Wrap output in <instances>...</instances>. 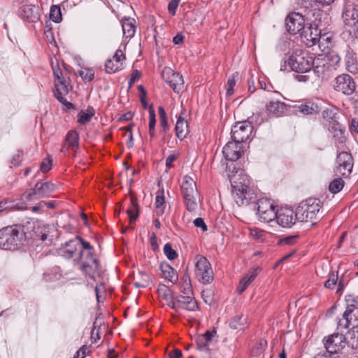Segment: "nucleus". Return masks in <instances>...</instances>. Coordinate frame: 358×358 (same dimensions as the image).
I'll list each match as a JSON object with an SVG mask.
<instances>
[{
	"mask_svg": "<svg viewBox=\"0 0 358 358\" xmlns=\"http://www.w3.org/2000/svg\"><path fill=\"white\" fill-rule=\"evenodd\" d=\"M49 226L43 224V229L39 231H34V236L25 231L24 225L8 226L0 229V248L6 250H16L19 249L27 238H35L44 241L50 236Z\"/></svg>",
	"mask_w": 358,
	"mask_h": 358,
	"instance_id": "nucleus-1",
	"label": "nucleus"
},
{
	"mask_svg": "<svg viewBox=\"0 0 358 358\" xmlns=\"http://www.w3.org/2000/svg\"><path fill=\"white\" fill-rule=\"evenodd\" d=\"M233 189L234 198L238 206L249 203L252 196L249 189L250 179L242 171H236L229 176Z\"/></svg>",
	"mask_w": 358,
	"mask_h": 358,
	"instance_id": "nucleus-2",
	"label": "nucleus"
},
{
	"mask_svg": "<svg viewBox=\"0 0 358 358\" xmlns=\"http://www.w3.org/2000/svg\"><path fill=\"white\" fill-rule=\"evenodd\" d=\"M322 208L321 201L316 198H308L300 203L296 208V216L300 222H311L315 224V221L322 217L320 212Z\"/></svg>",
	"mask_w": 358,
	"mask_h": 358,
	"instance_id": "nucleus-3",
	"label": "nucleus"
},
{
	"mask_svg": "<svg viewBox=\"0 0 358 358\" xmlns=\"http://www.w3.org/2000/svg\"><path fill=\"white\" fill-rule=\"evenodd\" d=\"M74 262L80 263V271L94 280H96V276H100L101 274L100 262L94 251L85 252L80 250Z\"/></svg>",
	"mask_w": 358,
	"mask_h": 358,
	"instance_id": "nucleus-4",
	"label": "nucleus"
},
{
	"mask_svg": "<svg viewBox=\"0 0 358 358\" xmlns=\"http://www.w3.org/2000/svg\"><path fill=\"white\" fill-rule=\"evenodd\" d=\"M313 57L307 51L297 50L289 56L288 60L284 61V65L280 67L281 71L287 70V64L292 71L297 73H306L313 67Z\"/></svg>",
	"mask_w": 358,
	"mask_h": 358,
	"instance_id": "nucleus-5",
	"label": "nucleus"
},
{
	"mask_svg": "<svg viewBox=\"0 0 358 358\" xmlns=\"http://www.w3.org/2000/svg\"><path fill=\"white\" fill-rule=\"evenodd\" d=\"M322 15L320 10L312 11L313 17L316 16L312 19L310 16H308V20L311 22L308 27H305L301 32V36L303 41L308 46H313L319 43L321 38V27L322 20L318 17Z\"/></svg>",
	"mask_w": 358,
	"mask_h": 358,
	"instance_id": "nucleus-6",
	"label": "nucleus"
},
{
	"mask_svg": "<svg viewBox=\"0 0 358 358\" xmlns=\"http://www.w3.org/2000/svg\"><path fill=\"white\" fill-rule=\"evenodd\" d=\"M181 191L187 209L194 211L197 206V190L196 182L190 176L186 175L182 178Z\"/></svg>",
	"mask_w": 358,
	"mask_h": 358,
	"instance_id": "nucleus-7",
	"label": "nucleus"
},
{
	"mask_svg": "<svg viewBox=\"0 0 358 358\" xmlns=\"http://www.w3.org/2000/svg\"><path fill=\"white\" fill-rule=\"evenodd\" d=\"M194 273L198 280L203 285L211 283L214 279L210 263L206 257L200 255L195 257Z\"/></svg>",
	"mask_w": 358,
	"mask_h": 358,
	"instance_id": "nucleus-8",
	"label": "nucleus"
},
{
	"mask_svg": "<svg viewBox=\"0 0 358 358\" xmlns=\"http://www.w3.org/2000/svg\"><path fill=\"white\" fill-rule=\"evenodd\" d=\"M56 189L57 186L50 181L38 182L34 187L26 191L22 197L28 201H34L49 196Z\"/></svg>",
	"mask_w": 358,
	"mask_h": 358,
	"instance_id": "nucleus-9",
	"label": "nucleus"
},
{
	"mask_svg": "<svg viewBox=\"0 0 358 358\" xmlns=\"http://www.w3.org/2000/svg\"><path fill=\"white\" fill-rule=\"evenodd\" d=\"M167 305L177 312L180 310L195 311L198 308L196 301L191 295H174Z\"/></svg>",
	"mask_w": 358,
	"mask_h": 358,
	"instance_id": "nucleus-10",
	"label": "nucleus"
},
{
	"mask_svg": "<svg viewBox=\"0 0 358 358\" xmlns=\"http://www.w3.org/2000/svg\"><path fill=\"white\" fill-rule=\"evenodd\" d=\"M252 129L253 127L249 121L238 122L231 128V138L235 142L242 144L249 138Z\"/></svg>",
	"mask_w": 358,
	"mask_h": 358,
	"instance_id": "nucleus-11",
	"label": "nucleus"
},
{
	"mask_svg": "<svg viewBox=\"0 0 358 358\" xmlns=\"http://www.w3.org/2000/svg\"><path fill=\"white\" fill-rule=\"evenodd\" d=\"M257 215L259 220L264 222H270L276 217L275 206L266 199H260L257 203Z\"/></svg>",
	"mask_w": 358,
	"mask_h": 358,
	"instance_id": "nucleus-12",
	"label": "nucleus"
},
{
	"mask_svg": "<svg viewBox=\"0 0 358 358\" xmlns=\"http://www.w3.org/2000/svg\"><path fill=\"white\" fill-rule=\"evenodd\" d=\"M215 334V331H207L206 333L198 335L196 337V349L202 354L203 358H213L210 347L213 343V338Z\"/></svg>",
	"mask_w": 358,
	"mask_h": 358,
	"instance_id": "nucleus-13",
	"label": "nucleus"
},
{
	"mask_svg": "<svg viewBox=\"0 0 358 358\" xmlns=\"http://www.w3.org/2000/svg\"><path fill=\"white\" fill-rule=\"evenodd\" d=\"M162 76L176 93H179L182 89L184 80L179 73L175 72L169 67H165L162 71Z\"/></svg>",
	"mask_w": 358,
	"mask_h": 358,
	"instance_id": "nucleus-14",
	"label": "nucleus"
},
{
	"mask_svg": "<svg viewBox=\"0 0 358 358\" xmlns=\"http://www.w3.org/2000/svg\"><path fill=\"white\" fill-rule=\"evenodd\" d=\"M345 337L343 334H334L324 338V345L327 352L330 355L338 353L345 345Z\"/></svg>",
	"mask_w": 358,
	"mask_h": 358,
	"instance_id": "nucleus-15",
	"label": "nucleus"
},
{
	"mask_svg": "<svg viewBox=\"0 0 358 358\" xmlns=\"http://www.w3.org/2000/svg\"><path fill=\"white\" fill-rule=\"evenodd\" d=\"M336 164V173L347 177L350 175L353 168L352 157L347 152H341L337 156Z\"/></svg>",
	"mask_w": 358,
	"mask_h": 358,
	"instance_id": "nucleus-16",
	"label": "nucleus"
},
{
	"mask_svg": "<svg viewBox=\"0 0 358 358\" xmlns=\"http://www.w3.org/2000/svg\"><path fill=\"white\" fill-rule=\"evenodd\" d=\"M334 89L344 94L350 95L355 90V83L350 76L342 74L335 78Z\"/></svg>",
	"mask_w": 358,
	"mask_h": 358,
	"instance_id": "nucleus-17",
	"label": "nucleus"
},
{
	"mask_svg": "<svg viewBox=\"0 0 358 358\" xmlns=\"http://www.w3.org/2000/svg\"><path fill=\"white\" fill-rule=\"evenodd\" d=\"M275 219L280 226L285 228H289L298 220L296 210L294 211V210L289 208H281L276 212Z\"/></svg>",
	"mask_w": 358,
	"mask_h": 358,
	"instance_id": "nucleus-18",
	"label": "nucleus"
},
{
	"mask_svg": "<svg viewBox=\"0 0 358 358\" xmlns=\"http://www.w3.org/2000/svg\"><path fill=\"white\" fill-rule=\"evenodd\" d=\"M80 241L79 238L76 236L62 244L57 249L58 255L66 259L73 258L76 254L78 255L80 250Z\"/></svg>",
	"mask_w": 358,
	"mask_h": 358,
	"instance_id": "nucleus-19",
	"label": "nucleus"
},
{
	"mask_svg": "<svg viewBox=\"0 0 358 358\" xmlns=\"http://www.w3.org/2000/svg\"><path fill=\"white\" fill-rule=\"evenodd\" d=\"M55 91L54 95L56 99L62 103L67 109H73L74 106L71 102L68 101L64 96L68 94L69 92V83L66 79L64 80L55 81Z\"/></svg>",
	"mask_w": 358,
	"mask_h": 358,
	"instance_id": "nucleus-20",
	"label": "nucleus"
},
{
	"mask_svg": "<svg viewBox=\"0 0 358 358\" xmlns=\"http://www.w3.org/2000/svg\"><path fill=\"white\" fill-rule=\"evenodd\" d=\"M286 29L291 34H296L303 31L304 26V19L302 15L293 13L289 15L285 20Z\"/></svg>",
	"mask_w": 358,
	"mask_h": 358,
	"instance_id": "nucleus-21",
	"label": "nucleus"
},
{
	"mask_svg": "<svg viewBox=\"0 0 358 358\" xmlns=\"http://www.w3.org/2000/svg\"><path fill=\"white\" fill-rule=\"evenodd\" d=\"M18 15L24 21L30 23L37 22L40 20V10L33 4L24 5L20 8Z\"/></svg>",
	"mask_w": 358,
	"mask_h": 358,
	"instance_id": "nucleus-22",
	"label": "nucleus"
},
{
	"mask_svg": "<svg viewBox=\"0 0 358 358\" xmlns=\"http://www.w3.org/2000/svg\"><path fill=\"white\" fill-rule=\"evenodd\" d=\"M266 111L268 115L275 117H282L289 112V106L278 100H271L265 106Z\"/></svg>",
	"mask_w": 358,
	"mask_h": 358,
	"instance_id": "nucleus-23",
	"label": "nucleus"
},
{
	"mask_svg": "<svg viewBox=\"0 0 358 358\" xmlns=\"http://www.w3.org/2000/svg\"><path fill=\"white\" fill-rule=\"evenodd\" d=\"M125 59V55L120 49L116 50L115 55L111 59L106 61L105 69L108 73H114L123 68V61Z\"/></svg>",
	"mask_w": 358,
	"mask_h": 358,
	"instance_id": "nucleus-24",
	"label": "nucleus"
},
{
	"mask_svg": "<svg viewBox=\"0 0 358 358\" xmlns=\"http://www.w3.org/2000/svg\"><path fill=\"white\" fill-rule=\"evenodd\" d=\"M222 152L227 160L236 161L243 153L242 144L234 141L229 142L224 146Z\"/></svg>",
	"mask_w": 358,
	"mask_h": 358,
	"instance_id": "nucleus-25",
	"label": "nucleus"
},
{
	"mask_svg": "<svg viewBox=\"0 0 358 358\" xmlns=\"http://www.w3.org/2000/svg\"><path fill=\"white\" fill-rule=\"evenodd\" d=\"M79 144V136L78 134L74 130H70L68 131L65 137V142L63 144L61 152H64L67 150L71 149L75 150L78 148Z\"/></svg>",
	"mask_w": 358,
	"mask_h": 358,
	"instance_id": "nucleus-26",
	"label": "nucleus"
},
{
	"mask_svg": "<svg viewBox=\"0 0 358 358\" xmlns=\"http://www.w3.org/2000/svg\"><path fill=\"white\" fill-rule=\"evenodd\" d=\"M343 19L345 24L353 27L358 24V10L355 7H348L343 13Z\"/></svg>",
	"mask_w": 358,
	"mask_h": 358,
	"instance_id": "nucleus-27",
	"label": "nucleus"
},
{
	"mask_svg": "<svg viewBox=\"0 0 358 358\" xmlns=\"http://www.w3.org/2000/svg\"><path fill=\"white\" fill-rule=\"evenodd\" d=\"M159 268L165 279L173 284L178 282V273L170 264L163 262L160 264Z\"/></svg>",
	"mask_w": 358,
	"mask_h": 358,
	"instance_id": "nucleus-28",
	"label": "nucleus"
},
{
	"mask_svg": "<svg viewBox=\"0 0 358 358\" xmlns=\"http://www.w3.org/2000/svg\"><path fill=\"white\" fill-rule=\"evenodd\" d=\"M259 268H256L247 273L240 281L237 287L239 294L243 293L258 275Z\"/></svg>",
	"mask_w": 358,
	"mask_h": 358,
	"instance_id": "nucleus-29",
	"label": "nucleus"
},
{
	"mask_svg": "<svg viewBox=\"0 0 358 358\" xmlns=\"http://www.w3.org/2000/svg\"><path fill=\"white\" fill-rule=\"evenodd\" d=\"M329 64L324 59L313 57V67L311 70H313L317 77H322L326 69L329 68Z\"/></svg>",
	"mask_w": 358,
	"mask_h": 358,
	"instance_id": "nucleus-30",
	"label": "nucleus"
},
{
	"mask_svg": "<svg viewBox=\"0 0 358 358\" xmlns=\"http://www.w3.org/2000/svg\"><path fill=\"white\" fill-rule=\"evenodd\" d=\"M134 20L124 17L121 20L123 35L125 38H131L134 36L136 27L134 24Z\"/></svg>",
	"mask_w": 358,
	"mask_h": 358,
	"instance_id": "nucleus-31",
	"label": "nucleus"
},
{
	"mask_svg": "<svg viewBox=\"0 0 358 358\" xmlns=\"http://www.w3.org/2000/svg\"><path fill=\"white\" fill-rule=\"evenodd\" d=\"M176 136L180 139H183L186 137L188 134V126L187 121L179 116L175 127Z\"/></svg>",
	"mask_w": 358,
	"mask_h": 358,
	"instance_id": "nucleus-32",
	"label": "nucleus"
},
{
	"mask_svg": "<svg viewBox=\"0 0 358 358\" xmlns=\"http://www.w3.org/2000/svg\"><path fill=\"white\" fill-rule=\"evenodd\" d=\"M299 111L303 115H311L317 114L319 111V107L313 102H306L298 107Z\"/></svg>",
	"mask_w": 358,
	"mask_h": 358,
	"instance_id": "nucleus-33",
	"label": "nucleus"
},
{
	"mask_svg": "<svg viewBox=\"0 0 358 358\" xmlns=\"http://www.w3.org/2000/svg\"><path fill=\"white\" fill-rule=\"evenodd\" d=\"M164 191H158L155 197V210L156 214L161 216L164 214L166 208L165 198Z\"/></svg>",
	"mask_w": 358,
	"mask_h": 358,
	"instance_id": "nucleus-34",
	"label": "nucleus"
},
{
	"mask_svg": "<svg viewBox=\"0 0 358 358\" xmlns=\"http://www.w3.org/2000/svg\"><path fill=\"white\" fill-rule=\"evenodd\" d=\"M127 213L129 217L130 222H134L138 217L139 206L136 199L131 198L130 206L127 210Z\"/></svg>",
	"mask_w": 358,
	"mask_h": 358,
	"instance_id": "nucleus-35",
	"label": "nucleus"
},
{
	"mask_svg": "<svg viewBox=\"0 0 358 358\" xmlns=\"http://www.w3.org/2000/svg\"><path fill=\"white\" fill-rule=\"evenodd\" d=\"M95 114L93 108L89 107L85 110H81L78 115V122L80 124H86L88 123Z\"/></svg>",
	"mask_w": 358,
	"mask_h": 358,
	"instance_id": "nucleus-36",
	"label": "nucleus"
},
{
	"mask_svg": "<svg viewBox=\"0 0 358 358\" xmlns=\"http://www.w3.org/2000/svg\"><path fill=\"white\" fill-rule=\"evenodd\" d=\"M150 278L145 272H139L134 280V285L137 288H144L149 285Z\"/></svg>",
	"mask_w": 358,
	"mask_h": 358,
	"instance_id": "nucleus-37",
	"label": "nucleus"
},
{
	"mask_svg": "<svg viewBox=\"0 0 358 358\" xmlns=\"http://www.w3.org/2000/svg\"><path fill=\"white\" fill-rule=\"evenodd\" d=\"M344 187V181L341 178H336L329 185V190L334 194L339 192Z\"/></svg>",
	"mask_w": 358,
	"mask_h": 358,
	"instance_id": "nucleus-38",
	"label": "nucleus"
},
{
	"mask_svg": "<svg viewBox=\"0 0 358 358\" xmlns=\"http://www.w3.org/2000/svg\"><path fill=\"white\" fill-rule=\"evenodd\" d=\"M336 109L332 108H327L322 112V117L324 119V125L329 123V122H331L336 119H338L337 117V113L336 111Z\"/></svg>",
	"mask_w": 358,
	"mask_h": 358,
	"instance_id": "nucleus-39",
	"label": "nucleus"
},
{
	"mask_svg": "<svg viewBox=\"0 0 358 358\" xmlns=\"http://www.w3.org/2000/svg\"><path fill=\"white\" fill-rule=\"evenodd\" d=\"M78 74L85 82H90L94 77V71L89 68H82L78 71Z\"/></svg>",
	"mask_w": 358,
	"mask_h": 358,
	"instance_id": "nucleus-40",
	"label": "nucleus"
},
{
	"mask_svg": "<svg viewBox=\"0 0 358 358\" xmlns=\"http://www.w3.org/2000/svg\"><path fill=\"white\" fill-rule=\"evenodd\" d=\"M250 235L253 239L259 242H262L265 238L266 232L265 231L258 228H250Z\"/></svg>",
	"mask_w": 358,
	"mask_h": 358,
	"instance_id": "nucleus-41",
	"label": "nucleus"
},
{
	"mask_svg": "<svg viewBox=\"0 0 358 358\" xmlns=\"http://www.w3.org/2000/svg\"><path fill=\"white\" fill-rule=\"evenodd\" d=\"M158 292L159 296L167 301V303H169V301L174 296V295L172 294V292L170 289H169L166 286L162 285H160L158 288Z\"/></svg>",
	"mask_w": 358,
	"mask_h": 358,
	"instance_id": "nucleus-42",
	"label": "nucleus"
},
{
	"mask_svg": "<svg viewBox=\"0 0 358 358\" xmlns=\"http://www.w3.org/2000/svg\"><path fill=\"white\" fill-rule=\"evenodd\" d=\"M347 336L350 339L352 345L358 348V326L353 327L348 332Z\"/></svg>",
	"mask_w": 358,
	"mask_h": 358,
	"instance_id": "nucleus-43",
	"label": "nucleus"
},
{
	"mask_svg": "<svg viewBox=\"0 0 358 358\" xmlns=\"http://www.w3.org/2000/svg\"><path fill=\"white\" fill-rule=\"evenodd\" d=\"M50 18L54 22H59L62 20L61 10L57 6H52L50 12Z\"/></svg>",
	"mask_w": 358,
	"mask_h": 358,
	"instance_id": "nucleus-44",
	"label": "nucleus"
},
{
	"mask_svg": "<svg viewBox=\"0 0 358 358\" xmlns=\"http://www.w3.org/2000/svg\"><path fill=\"white\" fill-rule=\"evenodd\" d=\"M164 253L166 255V257L170 260H173L178 257L176 251L173 249L171 243H166L164 245Z\"/></svg>",
	"mask_w": 358,
	"mask_h": 358,
	"instance_id": "nucleus-45",
	"label": "nucleus"
},
{
	"mask_svg": "<svg viewBox=\"0 0 358 358\" xmlns=\"http://www.w3.org/2000/svg\"><path fill=\"white\" fill-rule=\"evenodd\" d=\"M327 127L328 130L332 133H342V129L341 128V125L338 122V119H336L324 125Z\"/></svg>",
	"mask_w": 358,
	"mask_h": 358,
	"instance_id": "nucleus-46",
	"label": "nucleus"
},
{
	"mask_svg": "<svg viewBox=\"0 0 358 358\" xmlns=\"http://www.w3.org/2000/svg\"><path fill=\"white\" fill-rule=\"evenodd\" d=\"M245 320L243 316H235L230 322V327L233 329H241L243 322Z\"/></svg>",
	"mask_w": 358,
	"mask_h": 358,
	"instance_id": "nucleus-47",
	"label": "nucleus"
},
{
	"mask_svg": "<svg viewBox=\"0 0 358 358\" xmlns=\"http://www.w3.org/2000/svg\"><path fill=\"white\" fill-rule=\"evenodd\" d=\"M77 238H79V240L80 241V250H83L85 252H91V251H94V247L90 244V242L84 240L83 238H82L80 236H76Z\"/></svg>",
	"mask_w": 358,
	"mask_h": 358,
	"instance_id": "nucleus-48",
	"label": "nucleus"
},
{
	"mask_svg": "<svg viewBox=\"0 0 358 358\" xmlns=\"http://www.w3.org/2000/svg\"><path fill=\"white\" fill-rule=\"evenodd\" d=\"M142 76L140 71L135 69L132 71L128 83L129 87H131L136 80H138Z\"/></svg>",
	"mask_w": 358,
	"mask_h": 358,
	"instance_id": "nucleus-49",
	"label": "nucleus"
},
{
	"mask_svg": "<svg viewBox=\"0 0 358 358\" xmlns=\"http://www.w3.org/2000/svg\"><path fill=\"white\" fill-rule=\"evenodd\" d=\"M297 237V236H288L283 237L279 240V244L284 245H293L296 242Z\"/></svg>",
	"mask_w": 358,
	"mask_h": 358,
	"instance_id": "nucleus-50",
	"label": "nucleus"
},
{
	"mask_svg": "<svg viewBox=\"0 0 358 358\" xmlns=\"http://www.w3.org/2000/svg\"><path fill=\"white\" fill-rule=\"evenodd\" d=\"M155 124H156L155 112L153 108V106L151 105L149 107V128H150V129L155 128Z\"/></svg>",
	"mask_w": 358,
	"mask_h": 358,
	"instance_id": "nucleus-51",
	"label": "nucleus"
},
{
	"mask_svg": "<svg viewBox=\"0 0 358 358\" xmlns=\"http://www.w3.org/2000/svg\"><path fill=\"white\" fill-rule=\"evenodd\" d=\"M236 85V78L233 75L231 76L227 81V94L230 96L234 93V87Z\"/></svg>",
	"mask_w": 358,
	"mask_h": 358,
	"instance_id": "nucleus-52",
	"label": "nucleus"
},
{
	"mask_svg": "<svg viewBox=\"0 0 358 358\" xmlns=\"http://www.w3.org/2000/svg\"><path fill=\"white\" fill-rule=\"evenodd\" d=\"M52 68L54 76L55 78V81L60 80H64V79H66L63 76L62 70L59 69V67L57 65L54 66L53 62H52Z\"/></svg>",
	"mask_w": 358,
	"mask_h": 358,
	"instance_id": "nucleus-53",
	"label": "nucleus"
},
{
	"mask_svg": "<svg viewBox=\"0 0 358 358\" xmlns=\"http://www.w3.org/2000/svg\"><path fill=\"white\" fill-rule=\"evenodd\" d=\"M345 301L347 303V306L354 305L357 308L358 305V296H356L353 294H349L345 296Z\"/></svg>",
	"mask_w": 358,
	"mask_h": 358,
	"instance_id": "nucleus-54",
	"label": "nucleus"
},
{
	"mask_svg": "<svg viewBox=\"0 0 358 358\" xmlns=\"http://www.w3.org/2000/svg\"><path fill=\"white\" fill-rule=\"evenodd\" d=\"M338 277L334 274L325 282L324 286L329 289H333L336 284Z\"/></svg>",
	"mask_w": 358,
	"mask_h": 358,
	"instance_id": "nucleus-55",
	"label": "nucleus"
},
{
	"mask_svg": "<svg viewBox=\"0 0 358 358\" xmlns=\"http://www.w3.org/2000/svg\"><path fill=\"white\" fill-rule=\"evenodd\" d=\"M179 0H171L168 5L169 12L174 15L176 14V10L178 6Z\"/></svg>",
	"mask_w": 358,
	"mask_h": 358,
	"instance_id": "nucleus-56",
	"label": "nucleus"
},
{
	"mask_svg": "<svg viewBox=\"0 0 358 358\" xmlns=\"http://www.w3.org/2000/svg\"><path fill=\"white\" fill-rule=\"evenodd\" d=\"M22 160V152L18 151L15 155H13L11 159V164L15 166H19Z\"/></svg>",
	"mask_w": 358,
	"mask_h": 358,
	"instance_id": "nucleus-57",
	"label": "nucleus"
},
{
	"mask_svg": "<svg viewBox=\"0 0 358 358\" xmlns=\"http://www.w3.org/2000/svg\"><path fill=\"white\" fill-rule=\"evenodd\" d=\"M357 309L356 308V306H355L354 305H349V306H346V309L345 310V312L343 313V317H345V318H348V319H350L352 320V313H353V311Z\"/></svg>",
	"mask_w": 358,
	"mask_h": 358,
	"instance_id": "nucleus-58",
	"label": "nucleus"
},
{
	"mask_svg": "<svg viewBox=\"0 0 358 358\" xmlns=\"http://www.w3.org/2000/svg\"><path fill=\"white\" fill-rule=\"evenodd\" d=\"M266 346H267V342H266V340H264V339H261V340L259 341L257 352H252V353H254L255 355H259V354H261V353H262V352L266 350Z\"/></svg>",
	"mask_w": 358,
	"mask_h": 358,
	"instance_id": "nucleus-59",
	"label": "nucleus"
},
{
	"mask_svg": "<svg viewBox=\"0 0 358 358\" xmlns=\"http://www.w3.org/2000/svg\"><path fill=\"white\" fill-rule=\"evenodd\" d=\"M350 319L343 317L338 322V327L339 329H348L350 327Z\"/></svg>",
	"mask_w": 358,
	"mask_h": 358,
	"instance_id": "nucleus-60",
	"label": "nucleus"
},
{
	"mask_svg": "<svg viewBox=\"0 0 358 358\" xmlns=\"http://www.w3.org/2000/svg\"><path fill=\"white\" fill-rule=\"evenodd\" d=\"M194 224L196 227L201 228L203 231H206L207 230V226L204 222V220L201 217H197L194 220Z\"/></svg>",
	"mask_w": 358,
	"mask_h": 358,
	"instance_id": "nucleus-61",
	"label": "nucleus"
},
{
	"mask_svg": "<svg viewBox=\"0 0 358 358\" xmlns=\"http://www.w3.org/2000/svg\"><path fill=\"white\" fill-rule=\"evenodd\" d=\"M87 347L86 345L82 346L75 354L73 358H85L86 356V351Z\"/></svg>",
	"mask_w": 358,
	"mask_h": 358,
	"instance_id": "nucleus-62",
	"label": "nucleus"
},
{
	"mask_svg": "<svg viewBox=\"0 0 358 358\" xmlns=\"http://www.w3.org/2000/svg\"><path fill=\"white\" fill-rule=\"evenodd\" d=\"M52 162L50 159L43 161L41 164V171L43 173H46L50 170Z\"/></svg>",
	"mask_w": 358,
	"mask_h": 358,
	"instance_id": "nucleus-63",
	"label": "nucleus"
},
{
	"mask_svg": "<svg viewBox=\"0 0 358 358\" xmlns=\"http://www.w3.org/2000/svg\"><path fill=\"white\" fill-rule=\"evenodd\" d=\"M182 352L178 349H174L169 354V358H180L182 357Z\"/></svg>",
	"mask_w": 358,
	"mask_h": 358,
	"instance_id": "nucleus-64",
	"label": "nucleus"
}]
</instances>
